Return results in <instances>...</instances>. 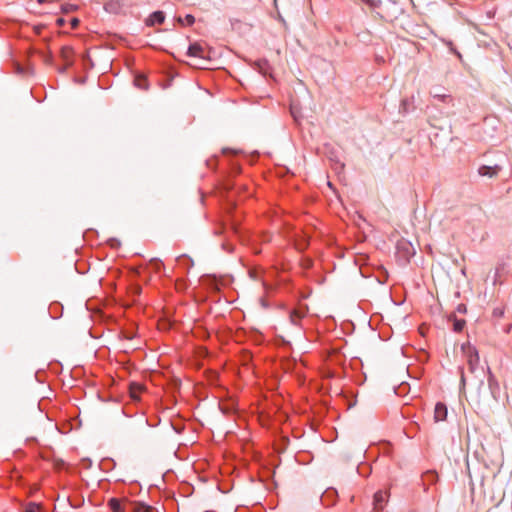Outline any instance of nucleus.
I'll list each match as a JSON object with an SVG mask.
<instances>
[{
    "label": "nucleus",
    "mask_w": 512,
    "mask_h": 512,
    "mask_svg": "<svg viewBox=\"0 0 512 512\" xmlns=\"http://www.w3.org/2000/svg\"><path fill=\"white\" fill-rule=\"evenodd\" d=\"M463 352L466 357L467 367L471 373H475L479 367V355L475 347L470 345L462 346Z\"/></svg>",
    "instance_id": "nucleus-1"
},
{
    "label": "nucleus",
    "mask_w": 512,
    "mask_h": 512,
    "mask_svg": "<svg viewBox=\"0 0 512 512\" xmlns=\"http://www.w3.org/2000/svg\"><path fill=\"white\" fill-rule=\"evenodd\" d=\"M500 171H501V167L499 165H494V166L482 165L478 169V174L480 176H487L489 178H493V177L497 176Z\"/></svg>",
    "instance_id": "nucleus-2"
},
{
    "label": "nucleus",
    "mask_w": 512,
    "mask_h": 512,
    "mask_svg": "<svg viewBox=\"0 0 512 512\" xmlns=\"http://www.w3.org/2000/svg\"><path fill=\"white\" fill-rule=\"evenodd\" d=\"M447 418V407L444 403L438 402L434 409V419L436 422L444 421Z\"/></svg>",
    "instance_id": "nucleus-3"
},
{
    "label": "nucleus",
    "mask_w": 512,
    "mask_h": 512,
    "mask_svg": "<svg viewBox=\"0 0 512 512\" xmlns=\"http://www.w3.org/2000/svg\"><path fill=\"white\" fill-rule=\"evenodd\" d=\"M187 55L191 57H198L201 59H205L204 49L199 43H193L189 46Z\"/></svg>",
    "instance_id": "nucleus-4"
},
{
    "label": "nucleus",
    "mask_w": 512,
    "mask_h": 512,
    "mask_svg": "<svg viewBox=\"0 0 512 512\" xmlns=\"http://www.w3.org/2000/svg\"><path fill=\"white\" fill-rule=\"evenodd\" d=\"M165 20V15L162 11H156L150 15L147 19L146 24L149 26L154 25L155 23L162 24Z\"/></svg>",
    "instance_id": "nucleus-5"
},
{
    "label": "nucleus",
    "mask_w": 512,
    "mask_h": 512,
    "mask_svg": "<svg viewBox=\"0 0 512 512\" xmlns=\"http://www.w3.org/2000/svg\"><path fill=\"white\" fill-rule=\"evenodd\" d=\"M129 390L131 398L134 400H139L143 391V386L139 383H131Z\"/></svg>",
    "instance_id": "nucleus-6"
},
{
    "label": "nucleus",
    "mask_w": 512,
    "mask_h": 512,
    "mask_svg": "<svg viewBox=\"0 0 512 512\" xmlns=\"http://www.w3.org/2000/svg\"><path fill=\"white\" fill-rule=\"evenodd\" d=\"M108 505L112 512H125L121 501L117 498H111L108 502Z\"/></svg>",
    "instance_id": "nucleus-7"
},
{
    "label": "nucleus",
    "mask_w": 512,
    "mask_h": 512,
    "mask_svg": "<svg viewBox=\"0 0 512 512\" xmlns=\"http://www.w3.org/2000/svg\"><path fill=\"white\" fill-rule=\"evenodd\" d=\"M386 494L382 491H378L374 495V506L375 509H382L385 501Z\"/></svg>",
    "instance_id": "nucleus-8"
},
{
    "label": "nucleus",
    "mask_w": 512,
    "mask_h": 512,
    "mask_svg": "<svg viewBox=\"0 0 512 512\" xmlns=\"http://www.w3.org/2000/svg\"><path fill=\"white\" fill-rule=\"evenodd\" d=\"M133 511L134 512H157V510L154 507L148 506L144 503L135 504Z\"/></svg>",
    "instance_id": "nucleus-9"
},
{
    "label": "nucleus",
    "mask_w": 512,
    "mask_h": 512,
    "mask_svg": "<svg viewBox=\"0 0 512 512\" xmlns=\"http://www.w3.org/2000/svg\"><path fill=\"white\" fill-rule=\"evenodd\" d=\"M466 322L463 319L454 318L453 321V329L455 332H461L465 326Z\"/></svg>",
    "instance_id": "nucleus-10"
},
{
    "label": "nucleus",
    "mask_w": 512,
    "mask_h": 512,
    "mask_svg": "<svg viewBox=\"0 0 512 512\" xmlns=\"http://www.w3.org/2000/svg\"><path fill=\"white\" fill-rule=\"evenodd\" d=\"M39 421H45V420H48L49 421V426L52 430H55L56 429V425L53 424L50 419L48 418V416L42 411V409L39 407Z\"/></svg>",
    "instance_id": "nucleus-11"
},
{
    "label": "nucleus",
    "mask_w": 512,
    "mask_h": 512,
    "mask_svg": "<svg viewBox=\"0 0 512 512\" xmlns=\"http://www.w3.org/2000/svg\"><path fill=\"white\" fill-rule=\"evenodd\" d=\"M291 114H292L293 118L295 119V121L298 124H300L299 123L300 112L296 105H291Z\"/></svg>",
    "instance_id": "nucleus-12"
},
{
    "label": "nucleus",
    "mask_w": 512,
    "mask_h": 512,
    "mask_svg": "<svg viewBox=\"0 0 512 512\" xmlns=\"http://www.w3.org/2000/svg\"><path fill=\"white\" fill-rule=\"evenodd\" d=\"M302 318V314H300L298 311H293L290 314V319L293 324H297L298 321Z\"/></svg>",
    "instance_id": "nucleus-13"
},
{
    "label": "nucleus",
    "mask_w": 512,
    "mask_h": 512,
    "mask_svg": "<svg viewBox=\"0 0 512 512\" xmlns=\"http://www.w3.org/2000/svg\"><path fill=\"white\" fill-rule=\"evenodd\" d=\"M492 315L496 318H501L504 315V308L496 307L492 311Z\"/></svg>",
    "instance_id": "nucleus-14"
},
{
    "label": "nucleus",
    "mask_w": 512,
    "mask_h": 512,
    "mask_svg": "<svg viewBox=\"0 0 512 512\" xmlns=\"http://www.w3.org/2000/svg\"><path fill=\"white\" fill-rule=\"evenodd\" d=\"M257 66L260 73L264 75L267 73V63L265 61L258 62Z\"/></svg>",
    "instance_id": "nucleus-15"
},
{
    "label": "nucleus",
    "mask_w": 512,
    "mask_h": 512,
    "mask_svg": "<svg viewBox=\"0 0 512 512\" xmlns=\"http://www.w3.org/2000/svg\"><path fill=\"white\" fill-rule=\"evenodd\" d=\"M370 7L376 8L380 4V0H364Z\"/></svg>",
    "instance_id": "nucleus-16"
},
{
    "label": "nucleus",
    "mask_w": 512,
    "mask_h": 512,
    "mask_svg": "<svg viewBox=\"0 0 512 512\" xmlns=\"http://www.w3.org/2000/svg\"><path fill=\"white\" fill-rule=\"evenodd\" d=\"M185 21H186V23H187L188 25H192V24L195 22V18H194V16H192V15L188 14V15H186V17H185Z\"/></svg>",
    "instance_id": "nucleus-17"
},
{
    "label": "nucleus",
    "mask_w": 512,
    "mask_h": 512,
    "mask_svg": "<svg viewBox=\"0 0 512 512\" xmlns=\"http://www.w3.org/2000/svg\"><path fill=\"white\" fill-rule=\"evenodd\" d=\"M460 373H461V384L464 386L465 385V382H466V377H465V372H464V369L463 368H460Z\"/></svg>",
    "instance_id": "nucleus-18"
},
{
    "label": "nucleus",
    "mask_w": 512,
    "mask_h": 512,
    "mask_svg": "<svg viewBox=\"0 0 512 512\" xmlns=\"http://www.w3.org/2000/svg\"><path fill=\"white\" fill-rule=\"evenodd\" d=\"M24 512H32V502H28L24 505Z\"/></svg>",
    "instance_id": "nucleus-19"
},
{
    "label": "nucleus",
    "mask_w": 512,
    "mask_h": 512,
    "mask_svg": "<svg viewBox=\"0 0 512 512\" xmlns=\"http://www.w3.org/2000/svg\"><path fill=\"white\" fill-rule=\"evenodd\" d=\"M79 24V20L77 18L71 19V26L72 28H76Z\"/></svg>",
    "instance_id": "nucleus-20"
},
{
    "label": "nucleus",
    "mask_w": 512,
    "mask_h": 512,
    "mask_svg": "<svg viewBox=\"0 0 512 512\" xmlns=\"http://www.w3.org/2000/svg\"><path fill=\"white\" fill-rule=\"evenodd\" d=\"M153 263L155 264V268L159 269L161 263L159 261H157V260L153 261Z\"/></svg>",
    "instance_id": "nucleus-21"
},
{
    "label": "nucleus",
    "mask_w": 512,
    "mask_h": 512,
    "mask_svg": "<svg viewBox=\"0 0 512 512\" xmlns=\"http://www.w3.org/2000/svg\"><path fill=\"white\" fill-rule=\"evenodd\" d=\"M144 80H145V79H139V80H137V85L141 87V86L143 85V82H141V81H144Z\"/></svg>",
    "instance_id": "nucleus-22"
},
{
    "label": "nucleus",
    "mask_w": 512,
    "mask_h": 512,
    "mask_svg": "<svg viewBox=\"0 0 512 512\" xmlns=\"http://www.w3.org/2000/svg\"><path fill=\"white\" fill-rule=\"evenodd\" d=\"M144 80H145V79H139V80H137V85L141 87V86L143 85V82H141V81H144Z\"/></svg>",
    "instance_id": "nucleus-23"
},
{
    "label": "nucleus",
    "mask_w": 512,
    "mask_h": 512,
    "mask_svg": "<svg viewBox=\"0 0 512 512\" xmlns=\"http://www.w3.org/2000/svg\"><path fill=\"white\" fill-rule=\"evenodd\" d=\"M493 381H494L493 376L490 374V377H489V385L490 386L492 385Z\"/></svg>",
    "instance_id": "nucleus-24"
},
{
    "label": "nucleus",
    "mask_w": 512,
    "mask_h": 512,
    "mask_svg": "<svg viewBox=\"0 0 512 512\" xmlns=\"http://www.w3.org/2000/svg\"><path fill=\"white\" fill-rule=\"evenodd\" d=\"M57 22H58L59 25H62L63 24V19L62 18H58Z\"/></svg>",
    "instance_id": "nucleus-25"
},
{
    "label": "nucleus",
    "mask_w": 512,
    "mask_h": 512,
    "mask_svg": "<svg viewBox=\"0 0 512 512\" xmlns=\"http://www.w3.org/2000/svg\"><path fill=\"white\" fill-rule=\"evenodd\" d=\"M458 310H459V311H465V310H466V308H465V307H462V306H459V307H458Z\"/></svg>",
    "instance_id": "nucleus-26"
},
{
    "label": "nucleus",
    "mask_w": 512,
    "mask_h": 512,
    "mask_svg": "<svg viewBox=\"0 0 512 512\" xmlns=\"http://www.w3.org/2000/svg\"><path fill=\"white\" fill-rule=\"evenodd\" d=\"M33 31H34V33L38 32V28L34 26Z\"/></svg>",
    "instance_id": "nucleus-27"
},
{
    "label": "nucleus",
    "mask_w": 512,
    "mask_h": 512,
    "mask_svg": "<svg viewBox=\"0 0 512 512\" xmlns=\"http://www.w3.org/2000/svg\"><path fill=\"white\" fill-rule=\"evenodd\" d=\"M39 3H43L45 0H37Z\"/></svg>",
    "instance_id": "nucleus-28"
}]
</instances>
